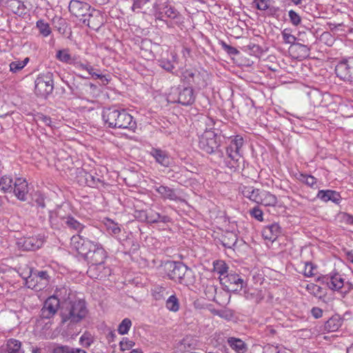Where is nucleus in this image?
<instances>
[{
  "mask_svg": "<svg viewBox=\"0 0 353 353\" xmlns=\"http://www.w3.org/2000/svg\"><path fill=\"white\" fill-rule=\"evenodd\" d=\"M103 119L110 128L134 130L137 123L133 117L125 110L110 108L103 110Z\"/></svg>",
  "mask_w": 353,
  "mask_h": 353,
  "instance_id": "f257e3e1",
  "label": "nucleus"
},
{
  "mask_svg": "<svg viewBox=\"0 0 353 353\" xmlns=\"http://www.w3.org/2000/svg\"><path fill=\"white\" fill-rule=\"evenodd\" d=\"M87 314L88 310L85 301L82 300L70 301L61 310V323L68 325L76 324L82 321Z\"/></svg>",
  "mask_w": 353,
  "mask_h": 353,
  "instance_id": "f03ea898",
  "label": "nucleus"
},
{
  "mask_svg": "<svg viewBox=\"0 0 353 353\" xmlns=\"http://www.w3.org/2000/svg\"><path fill=\"white\" fill-rule=\"evenodd\" d=\"M169 277L181 284L188 285L192 282V272L181 263H170L169 264Z\"/></svg>",
  "mask_w": 353,
  "mask_h": 353,
  "instance_id": "7ed1b4c3",
  "label": "nucleus"
},
{
  "mask_svg": "<svg viewBox=\"0 0 353 353\" xmlns=\"http://www.w3.org/2000/svg\"><path fill=\"white\" fill-rule=\"evenodd\" d=\"M35 92L37 95L46 97L54 89L53 74L50 72L41 73L35 80Z\"/></svg>",
  "mask_w": 353,
  "mask_h": 353,
  "instance_id": "20e7f679",
  "label": "nucleus"
},
{
  "mask_svg": "<svg viewBox=\"0 0 353 353\" xmlns=\"http://www.w3.org/2000/svg\"><path fill=\"white\" fill-rule=\"evenodd\" d=\"M220 146V137L212 130L205 131L199 137V147L208 154H212Z\"/></svg>",
  "mask_w": 353,
  "mask_h": 353,
  "instance_id": "39448f33",
  "label": "nucleus"
},
{
  "mask_svg": "<svg viewBox=\"0 0 353 353\" xmlns=\"http://www.w3.org/2000/svg\"><path fill=\"white\" fill-rule=\"evenodd\" d=\"M323 279L328 288L332 290L347 293L352 288V285L347 281L345 282L343 276L339 273L327 276Z\"/></svg>",
  "mask_w": 353,
  "mask_h": 353,
  "instance_id": "423d86ee",
  "label": "nucleus"
},
{
  "mask_svg": "<svg viewBox=\"0 0 353 353\" xmlns=\"http://www.w3.org/2000/svg\"><path fill=\"white\" fill-rule=\"evenodd\" d=\"M60 307V300L58 298V292L56 295L48 297L44 302L40 312V316L42 319H50L57 312Z\"/></svg>",
  "mask_w": 353,
  "mask_h": 353,
  "instance_id": "0eeeda50",
  "label": "nucleus"
},
{
  "mask_svg": "<svg viewBox=\"0 0 353 353\" xmlns=\"http://www.w3.org/2000/svg\"><path fill=\"white\" fill-rule=\"evenodd\" d=\"M220 282L228 291L232 292L241 290L244 284L241 277L235 273H228L221 277Z\"/></svg>",
  "mask_w": 353,
  "mask_h": 353,
  "instance_id": "6e6552de",
  "label": "nucleus"
},
{
  "mask_svg": "<svg viewBox=\"0 0 353 353\" xmlns=\"http://www.w3.org/2000/svg\"><path fill=\"white\" fill-rule=\"evenodd\" d=\"M49 275L46 271H39L34 274L33 279L28 281V288L40 291L49 283Z\"/></svg>",
  "mask_w": 353,
  "mask_h": 353,
  "instance_id": "1a4fd4ad",
  "label": "nucleus"
},
{
  "mask_svg": "<svg viewBox=\"0 0 353 353\" xmlns=\"http://www.w3.org/2000/svg\"><path fill=\"white\" fill-rule=\"evenodd\" d=\"M44 243V238L41 235L25 237L19 241L18 245L23 250H36L40 248Z\"/></svg>",
  "mask_w": 353,
  "mask_h": 353,
  "instance_id": "9d476101",
  "label": "nucleus"
},
{
  "mask_svg": "<svg viewBox=\"0 0 353 353\" xmlns=\"http://www.w3.org/2000/svg\"><path fill=\"white\" fill-rule=\"evenodd\" d=\"M69 10L73 15L81 19L87 17L88 14L91 10V7L87 3L77 0H72L69 4Z\"/></svg>",
  "mask_w": 353,
  "mask_h": 353,
  "instance_id": "9b49d317",
  "label": "nucleus"
},
{
  "mask_svg": "<svg viewBox=\"0 0 353 353\" xmlns=\"http://www.w3.org/2000/svg\"><path fill=\"white\" fill-rule=\"evenodd\" d=\"M87 273L92 279H102L110 275L111 270L104 263H97L90 265Z\"/></svg>",
  "mask_w": 353,
  "mask_h": 353,
  "instance_id": "f8f14e48",
  "label": "nucleus"
},
{
  "mask_svg": "<svg viewBox=\"0 0 353 353\" xmlns=\"http://www.w3.org/2000/svg\"><path fill=\"white\" fill-rule=\"evenodd\" d=\"M83 23L92 29L99 28L103 23V16L99 10L91 9L87 17L81 19Z\"/></svg>",
  "mask_w": 353,
  "mask_h": 353,
  "instance_id": "ddd939ff",
  "label": "nucleus"
},
{
  "mask_svg": "<svg viewBox=\"0 0 353 353\" xmlns=\"http://www.w3.org/2000/svg\"><path fill=\"white\" fill-rule=\"evenodd\" d=\"M106 258V252L99 244H97L95 248L89 253L85 259L90 264L104 263Z\"/></svg>",
  "mask_w": 353,
  "mask_h": 353,
  "instance_id": "4468645a",
  "label": "nucleus"
},
{
  "mask_svg": "<svg viewBox=\"0 0 353 353\" xmlns=\"http://www.w3.org/2000/svg\"><path fill=\"white\" fill-rule=\"evenodd\" d=\"M12 191L19 200L26 201L28 192V186L26 180L22 178L16 179L14 182Z\"/></svg>",
  "mask_w": 353,
  "mask_h": 353,
  "instance_id": "2eb2a0df",
  "label": "nucleus"
},
{
  "mask_svg": "<svg viewBox=\"0 0 353 353\" xmlns=\"http://www.w3.org/2000/svg\"><path fill=\"white\" fill-rule=\"evenodd\" d=\"M240 190L244 197L254 203H259L262 190L254 188L253 186L242 185Z\"/></svg>",
  "mask_w": 353,
  "mask_h": 353,
  "instance_id": "dca6fc26",
  "label": "nucleus"
},
{
  "mask_svg": "<svg viewBox=\"0 0 353 353\" xmlns=\"http://www.w3.org/2000/svg\"><path fill=\"white\" fill-rule=\"evenodd\" d=\"M150 154L156 161L163 167H169L171 164V159L165 151L160 149L152 148Z\"/></svg>",
  "mask_w": 353,
  "mask_h": 353,
  "instance_id": "f3484780",
  "label": "nucleus"
},
{
  "mask_svg": "<svg viewBox=\"0 0 353 353\" xmlns=\"http://www.w3.org/2000/svg\"><path fill=\"white\" fill-rule=\"evenodd\" d=\"M281 233V228L277 223H272L265 226L262 231V236L265 239L274 241Z\"/></svg>",
  "mask_w": 353,
  "mask_h": 353,
  "instance_id": "a211bd4d",
  "label": "nucleus"
},
{
  "mask_svg": "<svg viewBox=\"0 0 353 353\" xmlns=\"http://www.w3.org/2000/svg\"><path fill=\"white\" fill-rule=\"evenodd\" d=\"M316 197L323 202L332 201L335 203H339L341 200V196L339 193L331 190H319Z\"/></svg>",
  "mask_w": 353,
  "mask_h": 353,
  "instance_id": "6ab92c4d",
  "label": "nucleus"
},
{
  "mask_svg": "<svg viewBox=\"0 0 353 353\" xmlns=\"http://www.w3.org/2000/svg\"><path fill=\"white\" fill-rule=\"evenodd\" d=\"M195 99L192 88H185L179 94L178 102L183 105H191Z\"/></svg>",
  "mask_w": 353,
  "mask_h": 353,
  "instance_id": "aec40b11",
  "label": "nucleus"
},
{
  "mask_svg": "<svg viewBox=\"0 0 353 353\" xmlns=\"http://www.w3.org/2000/svg\"><path fill=\"white\" fill-rule=\"evenodd\" d=\"M3 353H23L21 348V343L14 339L7 341L6 344L2 347Z\"/></svg>",
  "mask_w": 353,
  "mask_h": 353,
  "instance_id": "412c9836",
  "label": "nucleus"
},
{
  "mask_svg": "<svg viewBox=\"0 0 353 353\" xmlns=\"http://www.w3.org/2000/svg\"><path fill=\"white\" fill-rule=\"evenodd\" d=\"M155 190L161 194L164 199H169L171 201H177L179 197L175 191L167 186L160 185L155 188Z\"/></svg>",
  "mask_w": 353,
  "mask_h": 353,
  "instance_id": "4be33fe9",
  "label": "nucleus"
},
{
  "mask_svg": "<svg viewBox=\"0 0 353 353\" xmlns=\"http://www.w3.org/2000/svg\"><path fill=\"white\" fill-rule=\"evenodd\" d=\"M258 203L265 206H275L277 203V198L270 192L262 190Z\"/></svg>",
  "mask_w": 353,
  "mask_h": 353,
  "instance_id": "5701e85b",
  "label": "nucleus"
},
{
  "mask_svg": "<svg viewBox=\"0 0 353 353\" xmlns=\"http://www.w3.org/2000/svg\"><path fill=\"white\" fill-rule=\"evenodd\" d=\"M144 219H147V222L154 223L159 222L167 223L170 221V219L167 216H161L159 213L150 210L148 213H142Z\"/></svg>",
  "mask_w": 353,
  "mask_h": 353,
  "instance_id": "b1692460",
  "label": "nucleus"
},
{
  "mask_svg": "<svg viewBox=\"0 0 353 353\" xmlns=\"http://www.w3.org/2000/svg\"><path fill=\"white\" fill-rule=\"evenodd\" d=\"M221 241L225 248H232L237 242V236L233 232L226 231L222 235Z\"/></svg>",
  "mask_w": 353,
  "mask_h": 353,
  "instance_id": "393cba45",
  "label": "nucleus"
},
{
  "mask_svg": "<svg viewBox=\"0 0 353 353\" xmlns=\"http://www.w3.org/2000/svg\"><path fill=\"white\" fill-rule=\"evenodd\" d=\"M77 69L79 70H85L90 75L95 79H103L104 77L103 75L96 73L94 72V68L90 64H85L81 63V61H77L74 59V62L72 63Z\"/></svg>",
  "mask_w": 353,
  "mask_h": 353,
  "instance_id": "a878e982",
  "label": "nucleus"
},
{
  "mask_svg": "<svg viewBox=\"0 0 353 353\" xmlns=\"http://www.w3.org/2000/svg\"><path fill=\"white\" fill-rule=\"evenodd\" d=\"M243 145V139L240 135L235 136L230 142V145L227 148V153H233L240 154V149Z\"/></svg>",
  "mask_w": 353,
  "mask_h": 353,
  "instance_id": "bb28decb",
  "label": "nucleus"
},
{
  "mask_svg": "<svg viewBox=\"0 0 353 353\" xmlns=\"http://www.w3.org/2000/svg\"><path fill=\"white\" fill-rule=\"evenodd\" d=\"M228 343L236 353H244L246 351L245 343L239 339L230 337L228 339Z\"/></svg>",
  "mask_w": 353,
  "mask_h": 353,
  "instance_id": "cd10ccee",
  "label": "nucleus"
},
{
  "mask_svg": "<svg viewBox=\"0 0 353 353\" xmlns=\"http://www.w3.org/2000/svg\"><path fill=\"white\" fill-rule=\"evenodd\" d=\"M228 158L225 161V165L230 169L232 171H235L239 166V157L240 154H233V153H227Z\"/></svg>",
  "mask_w": 353,
  "mask_h": 353,
  "instance_id": "c85d7f7f",
  "label": "nucleus"
},
{
  "mask_svg": "<svg viewBox=\"0 0 353 353\" xmlns=\"http://www.w3.org/2000/svg\"><path fill=\"white\" fill-rule=\"evenodd\" d=\"M342 325V321L339 316H332L325 323V330L327 332H335Z\"/></svg>",
  "mask_w": 353,
  "mask_h": 353,
  "instance_id": "c756f323",
  "label": "nucleus"
},
{
  "mask_svg": "<svg viewBox=\"0 0 353 353\" xmlns=\"http://www.w3.org/2000/svg\"><path fill=\"white\" fill-rule=\"evenodd\" d=\"M245 297L248 300L253 301L255 303L260 302L263 299L261 290L252 288L245 291Z\"/></svg>",
  "mask_w": 353,
  "mask_h": 353,
  "instance_id": "7c9ffc66",
  "label": "nucleus"
},
{
  "mask_svg": "<svg viewBox=\"0 0 353 353\" xmlns=\"http://www.w3.org/2000/svg\"><path fill=\"white\" fill-rule=\"evenodd\" d=\"M14 182L12 177L3 176L0 178V190L3 192H12Z\"/></svg>",
  "mask_w": 353,
  "mask_h": 353,
  "instance_id": "2f4dec72",
  "label": "nucleus"
},
{
  "mask_svg": "<svg viewBox=\"0 0 353 353\" xmlns=\"http://www.w3.org/2000/svg\"><path fill=\"white\" fill-rule=\"evenodd\" d=\"M166 308L171 312H176L180 307L179 301L174 294L170 295L165 302Z\"/></svg>",
  "mask_w": 353,
  "mask_h": 353,
  "instance_id": "473e14b6",
  "label": "nucleus"
},
{
  "mask_svg": "<svg viewBox=\"0 0 353 353\" xmlns=\"http://www.w3.org/2000/svg\"><path fill=\"white\" fill-rule=\"evenodd\" d=\"M56 58L59 61L68 64H72L74 62V59L69 53V50L68 49L57 51Z\"/></svg>",
  "mask_w": 353,
  "mask_h": 353,
  "instance_id": "72a5a7b5",
  "label": "nucleus"
},
{
  "mask_svg": "<svg viewBox=\"0 0 353 353\" xmlns=\"http://www.w3.org/2000/svg\"><path fill=\"white\" fill-rule=\"evenodd\" d=\"M104 224L108 232L112 236H117L121 232V228L119 225L112 220L108 219L105 221Z\"/></svg>",
  "mask_w": 353,
  "mask_h": 353,
  "instance_id": "f704fd0d",
  "label": "nucleus"
},
{
  "mask_svg": "<svg viewBox=\"0 0 353 353\" xmlns=\"http://www.w3.org/2000/svg\"><path fill=\"white\" fill-rule=\"evenodd\" d=\"M36 26L38 28L39 33L43 37H46L49 36L52 32L49 23L46 22L44 20L41 19L37 21Z\"/></svg>",
  "mask_w": 353,
  "mask_h": 353,
  "instance_id": "c9c22d12",
  "label": "nucleus"
},
{
  "mask_svg": "<svg viewBox=\"0 0 353 353\" xmlns=\"http://www.w3.org/2000/svg\"><path fill=\"white\" fill-rule=\"evenodd\" d=\"M64 223L68 228L77 232H81L83 228V225L73 217L68 216L65 218Z\"/></svg>",
  "mask_w": 353,
  "mask_h": 353,
  "instance_id": "e433bc0d",
  "label": "nucleus"
},
{
  "mask_svg": "<svg viewBox=\"0 0 353 353\" xmlns=\"http://www.w3.org/2000/svg\"><path fill=\"white\" fill-rule=\"evenodd\" d=\"M8 6L14 13L17 14H23L25 10V6L21 1L18 0H10L8 1Z\"/></svg>",
  "mask_w": 353,
  "mask_h": 353,
  "instance_id": "4c0bfd02",
  "label": "nucleus"
},
{
  "mask_svg": "<svg viewBox=\"0 0 353 353\" xmlns=\"http://www.w3.org/2000/svg\"><path fill=\"white\" fill-rule=\"evenodd\" d=\"M228 269V265L224 261H217L214 262V270L219 274V279L227 275Z\"/></svg>",
  "mask_w": 353,
  "mask_h": 353,
  "instance_id": "58836bf2",
  "label": "nucleus"
},
{
  "mask_svg": "<svg viewBox=\"0 0 353 353\" xmlns=\"http://www.w3.org/2000/svg\"><path fill=\"white\" fill-rule=\"evenodd\" d=\"M28 57L25 58L23 61L17 60L12 61L10 63V70L12 72L16 73L21 70L29 62Z\"/></svg>",
  "mask_w": 353,
  "mask_h": 353,
  "instance_id": "ea45409f",
  "label": "nucleus"
},
{
  "mask_svg": "<svg viewBox=\"0 0 353 353\" xmlns=\"http://www.w3.org/2000/svg\"><path fill=\"white\" fill-rule=\"evenodd\" d=\"M95 243L90 240L85 239L83 245L80 248V250L79 251V254L84 256L85 259L88 256L89 253L95 248Z\"/></svg>",
  "mask_w": 353,
  "mask_h": 353,
  "instance_id": "a19ab883",
  "label": "nucleus"
},
{
  "mask_svg": "<svg viewBox=\"0 0 353 353\" xmlns=\"http://www.w3.org/2000/svg\"><path fill=\"white\" fill-rule=\"evenodd\" d=\"M335 71L338 77L345 79L349 76L350 68L346 63L342 62L336 65Z\"/></svg>",
  "mask_w": 353,
  "mask_h": 353,
  "instance_id": "79ce46f5",
  "label": "nucleus"
},
{
  "mask_svg": "<svg viewBox=\"0 0 353 353\" xmlns=\"http://www.w3.org/2000/svg\"><path fill=\"white\" fill-rule=\"evenodd\" d=\"M94 342V336L88 332H84L79 339V343L84 347H89Z\"/></svg>",
  "mask_w": 353,
  "mask_h": 353,
  "instance_id": "37998d69",
  "label": "nucleus"
},
{
  "mask_svg": "<svg viewBox=\"0 0 353 353\" xmlns=\"http://www.w3.org/2000/svg\"><path fill=\"white\" fill-rule=\"evenodd\" d=\"M299 181L305 183L312 188H316V179L312 175L301 174L299 178Z\"/></svg>",
  "mask_w": 353,
  "mask_h": 353,
  "instance_id": "c03bdc74",
  "label": "nucleus"
},
{
  "mask_svg": "<svg viewBox=\"0 0 353 353\" xmlns=\"http://www.w3.org/2000/svg\"><path fill=\"white\" fill-rule=\"evenodd\" d=\"M132 326V321L130 319H124L119 325L118 332L120 334H126Z\"/></svg>",
  "mask_w": 353,
  "mask_h": 353,
  "instance_id": "a18cd8bd",
  "label": "nucleus"
},
{
  "mask_svg": "<svg viewBox=\"0 0 353 353\" xmlns=\"http://www.w3.org/2000/svg\"><path fill=\"white\" fill-rule=\"evenodd\" d=\"M168 294V293L166 291V289L161 286L155 287L152 290V296L156 300L163 299Z\"/></svg>",
  "mask_w": 353,
  "mask_h": 353,
  "instance_id": "49530a36",
  "label": "nucleus"
},
{
  "mask_svg": "<svg viewBox=\"0 0 353 353\" xmlns=\"http://www.w3.org/2000/svg\"><path fill=\"white\" fill-rule=\"evenodd\" d=\"M85 239H83L80 235H74L71 238V246L77 252L80 250V248L83 245Z\"/></svg>",
  "mask_w": 353,
  "mask_h": 353,
  "instance_id": "de8ad7c7",
  "label": "nucleus"
},
{
  "mask_svg": "<svg viewBox=\"0 0 353 353\" xmlns=\"http://www.w3.org/2000/svg\"><path fill=\"white\" fill-rule=\"evenodd\" d=\"M83 177L85 179V183L88 186L94 187L100 183L99 179L94 177L93 175L88 172H85Z\"/></svg>",
  "mask_w": 353,
  "mask_h": 353,
  "instance_id": "09e8293b",
  "label": "nucleus"
},
{
  "mask_svg": "<svg viewBox=\"0 0 353 353\" xmlns=\"http://www.w3.org/2000/svg\"><path fill=\"white\" fill-rule=\"evenodd\" d=\"M281 35L283 39V41L285 43L288 44H294L296 41V37L291 34V31L290 29H284L282 32Z\"/></svg>",
  "mask_w": 353,
  "mask_h": 353,
  "instance_id": "8fccbe9b",
  "label": "nucleus"
},
{
  "mask_svg": "<svg viewBox=\"0 0 353 353\" xmlns=\"http://www.w3.org/2000/svg\"><path fill=\"white\" fill-rule=\"evenodd\" d=\"M272 0H254V3L258 10H267L270 9Z\"/></svg>",
  "mask_w": 353,
  "mask_h": 353,
  "instance_id": "3c124183",
  "label": "nucleus"
},
{
  "mask_svg": "<svg viewBox=\"0 0 353 353\" xmlns=\"http://www.w3.org/2000/svg\"><path fill=\"white\" fill-rule=\"evenodd\" d=\"M21 276L26 281V285L28 287V281L33 279L32 270L29 267L26 266L24 269L21 270L20 272Z\"/></svg>",
  "mask_w": 353,
  "mask_h": 353,
  "instance_id": "603ef678",
  "label": "nucleus"
},
{
  "mask_svg": "<svg viewBox=\"0 0 353 353\" xmlns=\"http://www.w3.org/2000/svg\"><path fill=\"white\" fill-rule=\"evenodd\" d=\"M291 23L297 26L301 23V19L299 14L293 10H290L288 13Z\"/></svg>",
  "mask_w": 353,
  "mask_h": 353,
  "instance_id": "864d4df0",
  "label": "nucleus"
},
{
  "mask_svg": "<svg viewBox=\"0 0 353 353\" xmlns=\"http://www.w3.org/2000/svg\"><path fill=\"white\" fill-rule=\"evenodd\" d=\"M159 65L162 68L165 69L168 72L172 71L174 68V64L172 61H169L163 58L159 60Z\"/></svg>",
  "mask_w": 353,
  "mask_h": 353,
  "instance_id": "5fc2aeb1",
  "label": "nucleus"
},
{
  "mask_svg": "<svg viewBox=\"0 0 353 353\" xmlns=\"http://www.w3.org/2000/svg\"><path fill=\"white\" fill-rule=\"evenodd\" d=\"M134 345V343L128 338H123L120 342V348L122 351L129 350Z\"/></svg>",
  "mask_w": 353,
  "mask_h": 353,
  "instance_id": "6e6d98bb",
  "label": "nucleus"
},
{
  "mask_svg": "<svg viewBox=\"0 0 353 353\" xmlns=\"http://www.w3.org/2000/svg\"><path fill=\"white\" fill-rule=\"evenodd\" d=\"M250 215L259 221L263 220V212L259 207H254L250 210Z\"/></svg>",
  "mask_w": 353,
  "mask_h": 353,
  "instance_id": "4d7b16f0",
  "label": "nucleus"
},
{
  "mask_svg": "<svg viewBox=\"0 0 353 353\" xmlns=\"http://www.w3.org/2000/svg\"><path fill=\"white\" fill-rule=\"evenodd\" d=\"M165 14L170 19H174L177 16L176 10L172 6H165Z\"/></svg>",
  "mask_w": 353,
  "mask_h": 353,
  "instance_id": "13d9d810",
  "label": "nucleus"
},
{
  "mask_svg": "<svg viewBox=\"0 0 353 353\" xmlns=\"http://www.w3.org/2000/svg\"><path fill=\"white\" fill-rule=\"evenodd\" d=\"M306 289L310 293L314 294H318L321 291V288L314 283L307 284Z\"/></svg>",
  "mask_w": 353,
  "mask_h": 353,
  "instance_id": "bf43d9fd",
  "label": "nucleus"
},
{
  "mask_svg": "<svg viewBox=\"0 0 353 353\" xmlns=\"http://www.w3.org/2000/svg\"><path fill=\"white\" fill-rule=\"evenodd\" d=\"M36 121L37 122L43 123L44 124H46V125L51 126V123H52L51 119L49 117H47L46 115L39 114L37 117Z\"/></svg>",
  "mask_w": 353,
  "mask_h": 353,
  "instance_id": "052dcab7",
  "label": "nucleus"
},
{
  "mask_svg": "<svg viewBox=\"0 0 353 353\" xmlns=\"http://www.w3.org/2000/svg\"><path fill=\"white\" fill-rule=\"evenodd\" d=\"M150 0H134L132 9L135 10L136 9H141L144 6L149 2Z\"/></svg>",
  "mask_w": 353,
  "mask_h": 353,
  "instance_id": "680f3d73",
  "label": "nucleus"
},
{
  "mask_svg": "<svg viewBox=\"0 0 353 353\" xmlns=\"http://www.w3.org/2000/svg\"><path fill=\"white\" fill-rule=\"evenodd\" d=\"M71 347L67 345L58 346L53 350V353H72Z\"/></svg>",
  "mask_w": 353,
  "mask_h": 353,
  "instance_id": "e2e57ef3",
  "label": "nucleus"
},
{
  "mask_svg": "<svg viewBox=\"0 0 353 353\" xmlns=\"http://www.w3.org/2000/svg\"><path fill=\"white\" fill-rule=\"evenodd\" d=\"M311 312L316 319L321 317L323 314V310L319 307H313Z\"/></svg>",
  "mask_w": 353,
  "mask_h": 353,
  "instance_id": "0e129e2a",
  "label": "nucleus"
},
{
  "mask_svg": "<svg viewBox=\"0 0 353 353\" xmlns=\"http://www.w3.org/2000/svg\"><path fill=\"white\" fill-rule=\"evenodd\" d=\"M343 219L347 223L353 225V216L348 214H343Z\"/></svg>",
  "mask_w": 353,
  "mask_h": 353,
  "instance_id": "69168bd1",
  "label": "nucleus"
},
{
  "mask_svg": "<svg viewBox=\"0 0 353 353\" xmlns=\"http://www.w3.org/2000/svg\"><path fill=\"white\" fill-rule=\"evenodd\" d=\"M305 275L307 276H312L314 275L312 265H306Z\"/></svg>",
  "mask_w": 353,
  "mask_h": 353,
  "instance_id": "338daca9",
  "label": "nucleus"
},
{
  "mask_svg": "<svg viewBox=\"0 0 353 353\" xmlns=\"http://www.w3.org/2000/svg\"><path fill=\"white\" fill-rule=\"evenodd\" d=\"M71 352H72V353H87L85 350L82 349L74 347H71Z\"/></svg>",
  "mask_w": 353,
  "mask_h": 353,
  "instance_id": "774afa93",
  "label": "nucleus"
}]
</instances>
